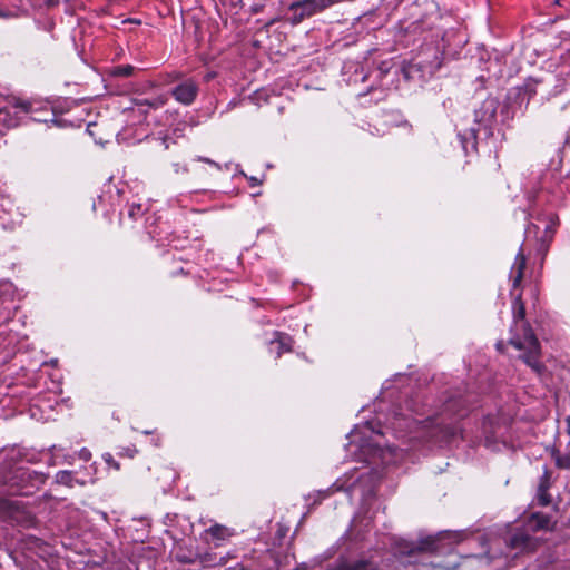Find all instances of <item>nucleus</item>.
I'll return each mask as SVG.
<instances>
[{"label": "nucleus", "mask_w": 570, "mask_h": 570, "mask_svg": "<svg viewBox=\"0 0 570 570\" xmlns=\"http://www.w3.org/2000/svg\"><path fill=\"white\" fill-rule=\"evenodd\" d=\"M442 59L438 47H428L414 60L403 63V77L406 80L424 81L441 68Z\"/></svg>", "instance_id": "nucleus-2"}, {"label": "nucleus", "mask_w": 570, "mask_h": 570, "mask_svg": "<svg viewBox=\"0 0 570 570\" xmlns=\"http://www.w3.org/2000/svg\"><path fill=\"white\" fill-rule=\"evenodd\" d=\"M429 549H430V548L424 547V546L420 548V550H429Z\"/></svg>", "instance_id": "nucleus-27"}, {"label": "nucleus", "mask_w": 570, "mask_h": 570, "mask_svg": "<svg viewBox=\"0 0 570 570\" xmlns=\"http://www.w3.org/2000/svg\"><path fill=\"white\" fill-rule=\"evenodd\" d=\"M549 489V473L546 471L543 476L540 480L538 491H537V500L538 504L542 507H547L551 502L550 494L548 493Z\"/></svg>", "instance_id": "nucleus-11"}, {"label": "nucleus", "mask_w": 570, "mask_h": 570, "mask_svg": "<svg viewBox=\"0 0 570 570\" xmlns=\"http://www.w3.org/2000/svg\"><path fill=\"white\" fill-rule=\"evenodd\" d=\"M206 533L210 534L213 539L218 541H226L235 534L233 529H229L222 524H214L206 530Z\"/></svg>", "instance_id": "nucleus-13"}, {"label": "nucleus", "mask_w": 570, "mask_h": 570, "mask_svg": "<svg viewBox=\"0 0 570 570\" xmlns=\"http://www.w3.org/2000/svg\"><path fill=\"white\" fill-rule=\"evenodd\" d=\"M135 67L131 65L116 66L111 69V76L127 78L134 75Z\"/></svg>", "instance_id": "nucleus-15"}, {"label": "nucleus", "mask_w": 570, "mask_h": 570, "mask_svg": "<svg viewBox=\"0 0 570 570\" xmlns=\"http://www.w3.org/2000/svg\"><path fill=\"white\" fill-rule=\"evenodd\" d=\"M141 210V206L139 204L132 205L129 209V216L135 217Z\"/></svg>", "instance_id": "nucleus-21"}, {"label": "nucleus", "mask_w": 570, "mask_h": 570, "mask_svg": "<svg viewBox=\"0 0 570 570\" xmlns=\"http://www.w3.org/2000/svg\"><path fill=\"white\" fill-rule=\"evenodd\" d=\"M381 436V432L374 430L371 423L358 425L348 434L350 444L358 448L367 461L382 455Z\"/></svg>", "instance_id": "nucleus-3"}, {"label": "nucleus", "mask_w": 570, "mask_h": 570, "mask_svg": "<svg viewBox=\"0 0 570 570\" xmlns=\"http://www.w3.org/2000/svg\"><path fill=\"white\" fill-rule=\"evenodd\" d=\"M31 543L35 544V546H38L39 544V540L35 539Z\"/></svg>", "instance_id": "nucleus-26"}, {"label": "nucleus", "mask_w": 570, "mask_h": 570, "mask_svg": "<svg viewBox=\"0 0 570 570\" xmlns=\"http://www.w3.org/2000/svg\"><path fill=\"white\" fill-rule=\"evenodd\" d=\"M288 10L292 12L289 20L293 24H298L304 19L320 13L316 8V0H302L293 2L289 4Z\"/></svg>", "instance_id": "nucleus-4"}, {"label": "nucleus", "mask_w": 570, "mask_h": 570, "mask_svg": "<svg viewBox=\"0 0 570 570\" xmlns=\"http://www.w3.org/2000/svg\"><path fill=\"white\" fill-rule=\"evenodd\" d=\"M497 102L494 99H487L480 110L475 111V120L481 124H488L495 117Z\"/></svg>", "instance_id": "nucleus-9"}, {"label": "nucleus", "mask_w": 570, "mask_h": 570, "mask_svg": "<svg viewBox=\"0 0 570 570\" xmlns=\"http://www.w3.org/2000/svg\"><path fill=\"white\" fill-rule=\"evenodd\" d=\"M171 95L176 101L188 106L195 101L198 95V86L194 80L187 79L174 87Z\"/></svg>", "instance_id": "nucleus-5"}, {"label": "nucleus", "mask_w": 570, "mask_h": 570, "mask_svg": "<svg viewBox=\"0 0 570 570\" xmlns=\"http://www.w3.org/2000/svg\"><path fill=\"white\" fill-rule=\"evenodd\" d=\"M198 160H199V161L207 163V164H210V165H213V166H215V167L219 168V165H218L217 163L213 161V160H212V159H209V158L198 157Z\"/></svg>", "instance_id": "nucleus-22"}, {"label": "nucleus", "mask_w": 570, "mask_h": 570, "mask_svg": "<svg viewBox=\"0 0 570 570\" xmlns=\"http://www.w3.org/2000/svg\"><path fill=\"white\" fill-rule=\"evenodd\" d=\"M524 527L530 532L551 529V519L549 515L540 512L532 513L525 521Z\"/></svg>", "instance_id": "nucleus-8"}, {"label": "nucleus", "mask_w": 570, "mask_h": 570, "mask_svg": "<svg viewBox=\"0 0 570 570\" xmlns=\"http://www.w3.org/2000/svg\"><path fill=\"white\" fill-rule=\"evenodd\" d=\"M276 336L277 338L275 341H272L271 344L274 345V344H277V356H279L284 351H289L291 350V344H289V337L288 336H285L281 333H276Z\"/></svg>", "instance_id": "nucleus-14"}, {"label": "nucleus", "mask_w": 570, "mask_h": 570, "mask_svg": "<svg viewBox=\"0 0 570 570\" xmlns=\"http://www.w3.org/2000/svg\"><path fill=\"white\" fill-rule=\"evenodd\" d=\"M78 458L85 462H88L91 459V452L87 448H82L77 453Z\"/></svg>", "instance_id": "nucleus-18"}, {"label": "nucleus", "mask_w": 570, "mask_h": 570, "mask_svg": "<svg viewBox=\"0 0 570 570\" xmlns=\"http://www.w3.org/2000/svg\"><path fill=\"white\" fill-rule=\"evenodd\" d=\"M167 97L164 95H159L153 99H141L136 100L135 104L139 107L144 112H147L148 109H158L163 107L167 102Z\"/></svg>", "instance_id": "nucleus-12"}, {"label": "nucleus", "mask_w": 570, "mask_h": 570, "mask_svg": "<svg viewBox=\"0 0 570 570\" xmlns=\"http://www.w3.org/2000/svg\"><path fill=\"white\" fill-rule=\"evenodd\" d=\"M556 465L560 469H570V453L567 455H556Z\"/></svg>", "instance_id": "nucleus-16"}, {"label": "nucleus", "mask_w": 570, "mask_h": 570, "mask_svg": "<svg viewBox=\"0 0 570 570\" xmlns=\"http://www.w3.org/2000/svg\"><path fill=\"white\" fill-rule=\"evenodd\" d=\"M55 480L58 484L66 485L69 488H72L75 484H79V485L87 484V480L76 479L75 472L68 471V470L57 472Z\"/></svg>", "instance_id": "nucleus-10"}, {"label": "nucleus", "mask_w": 570, "mask_h": 570, "mask_svg": "<svg viewBox=\"0 0 570 570\" xmlns=\"http://www.w3.org/2000/svg\"><path fill=\"white\" fill-rule=\"evenodd\" d=\"M252 183H255V184H257L258 181H257V179H255V178H252Z\"/></svg>", "instance_id": "nucleus-28"}, {"label": "nucleus", "mask_w": 570, "mask_h": 570, "mask_svg": "<svg viewBox=\"0 0 570 570\" xmlns=\"http://www.w3.org/2000/svg\"><path fill=\"white\" fill-rule=\"evenodd\" d=\"M379 564L372 558L370 559H358L355 561L341 560L333 569L331 570H379Z\"/></svg>", "instance_id": "nucleus-7"}, {"label": "nucleus", "mask_w": 570, "mask_h": 570, "mask_svg": "<svg viewBox=\"0 0 570 570\" xmlns=\"http://www.w3.org/2000/svg\"><path fill=\"white\" fill-rule=\"evenodd\" d=\"M527 265V258L522 253V249L515 256L514 263L511 267V279H512V291L511 295L513 296L512 301V326H511V337L509 338V344H511L514 348L519 351H524L521 355L522 361L531 367V370L538 374L542 375L546 367L540 362L541 356V347L540 343L530 326L529 322L525 320V306L522 302L521 292L515 293V289L521 285L524 268Z\"/></svg>", "instance_id": "nucleus-1"}, {"label": "nucleus", "mask_w": 570, "mask_h": 570, "mask_svg": "<svg viewBox=\"0 0 570 570\" xmlns=\"http://www.w3.org/2000/svg\"><path fill=\"white\" fill-rule=\"evenodd\" d=\"M173 168H174L175 174H179V173L187 174L189 171V169L186 165H180L179 163L173 164Z\"/></svg>", "instance_id": "nucleus-19"}, {"label": "nucleus", "mask_w": 570, "mask_h": 570, "mask_svg": "<svg viewBox=\"0 0 570 570\" xmlns=\"http://www.w3.org/2000/svg\"><path fill=\"white\" fill-rule=\"evenodd\" d=\"M102 459L104 461L109 464L110 466H112L115 470H119L120 469V464L114 460L112 455L110 453H105L102 455Z\"/></svg>", "instance_id": "nucleus-17"}, {"label": "nucleus", "mask_w": 570, "mask_h": 570, "mask_svg": "<svg viewBox=\"0 0 570 570\" xmlns=\"http://www.w3.org/2000/svg\"><path fill=\"white\" fill-rule=\"evenodd\" d=\"M7 114L8 112L6 110L0 109V121H4Z\"/></svg>", "instance_id": "nucleus-23"}, {"label": "nucleus", "mask_w": 570, "mask_h": 570, "mask_svg": "<svg viewBox=\"0 0 570 570\" xmlns=\"http://www.w3.org/2000/svg\"><path fill=\"white\" fill-rule=\"evenodd\" d=\"M20 107H21L26 112H28V110H29V104H28V102H22V104L20 105Z\"/></svg>", "instance_id": "nucleus-24"}, {"label": "nucleus", "mask_w": 570, "mask_h": 570, "mask_svg": "<svg viewBox=\"0 0 570 570\" xmlns=\"http://www.w3.org/2000/svg\"><path fill=\"white\" fill-rule=\"evenodd\" d=\"M497 348H498V351L502 352L503 351V342H501V341L498 342L497 343Z\"/></svg>", "instance_id": "nucleus-25"}, {"label": "nucleus", "mask_w": 570, "mask_h": 570, "mask_svg": "<svg viewBox=\"0 0 570 570\" xmlns=\"http://www.w3.org/2000/svg\"><path fill=\"white\" fill-rule=\"evenodd\" d=\"M136 453H137V450L135 448H125V449H122V451L119 454L126 455L128 458H134Z\"/></svg>", "instance_id": "nucleus-20"}, {"label": "nucleus", "mask_w": 570, "mask_h": 570, "mask_svg": "<svg viewBox=\"0 0 570 570\" xmlns=\"http://www.w3.org/2000/svg\"><path fill=\"white\" fill-rule=\"evenodd\" d=\"M529 530L524 527L523 530H517L509 539V546L512 549L521 551L534 550L537 541L529 534Z\"/></svg>", "instance_id": "nucleus-6"}]
</instances>
